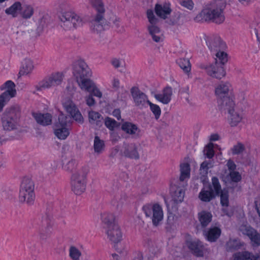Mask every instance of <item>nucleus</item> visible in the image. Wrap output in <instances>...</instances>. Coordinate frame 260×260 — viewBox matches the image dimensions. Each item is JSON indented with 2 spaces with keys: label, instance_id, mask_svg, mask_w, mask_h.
Instances as JSON below:
<instances>
[{
  "label": "nucleus",
  "instance_id": "nucleus-11",
  "mask_svg": "<svg viewBox=\"0 0 260 260\" xmlns=\"http://www.w3.org/2000/svg\"><path fill=\"white\" fill-rule=\"evenodd\" d=\"M214 145L213 143H209L205 146L203 150V154L208 160H204L201 164L200 168V173L203 176H206L208 174L209 169L212 168L214 164V160L212 159L214 156Z\"/></svg>",
  "mask_w": 260,
  "mask_h": 260
},
{
  "label": "nucleus",
  "instance_id": "nucleus-28",
  "mask_svg": "<svg viewBox=\"0 0 260 260\" xmlns=\"http://www.w3.org/2000/svg\"><path fill=\"white\" fill-rule=\"evenodd\" d=\"M203 234L208 241L214 242L219 237L221 234V230L217 227L213 226L211 227L208 230H204Z\"/></svg>",
  "mask_w": 260,
  "mask_h": 260
},
{
  "label": "nucleus",
  "instance_id": "nucleus-6",
  "mask_svg": "<svg viewBox=\"0 0 260 260\" xmlns=\"http://www.w3.org/2000/svg\"><path fill=\"white\" fill-rule=\"evenodd\" d=\"M146 15L148 20L147 28L149 35L154 42L156 43L162 42L164 41V35L158 25L159 19L155 16L152 9L147 10Z\"/></svg>",
  "mask_w": 260,
  "mask_h": 260
},
{
  "label": "nucleus",
  "instance_id": "nucleus-55",
  "mask_svg": "<svg viewBox=\"0 0 260 260\" xmlns=\"http://www.w3.org/2000/svg\"><path fill=\"white\" fill-rule=\"evenodd\" d=\"M228 176H230V179L233 182H238L241 179L240 173L235 171L229 172Z\"/></svg>",
  "mask_w": 260,
  "mask_h": 260
},
{
  "label": "nucleus",
  "instance_id": "nucleus-59",
  "mask_svg": "<svg viewBox=\"0 0 260 260\" xmlns=\"http://www.w3.org/2000/svg\"><path fill=\"white\" fill-rule=\"evenodd\" d=\"M39 25L38 27V30L39 31H42L46 25V19L44 17L41 18L39 21Z\"/></svg>",
  "mask_w": 260,
  "mask_h": 260
},
{
  "label": "nucleus",
  "instance_id": "nucleus-48",
  "mask_svg": "<svg viewBox=\"0 0 260 260\" xmlns=\"http://www.w3.org/2000/svg\"><path fill=\"white\" fill-rule=\"evenodd\" d=\"M70 117L63 114H60L58 116V121L55 123V127H64L67 126L68 122L69 121Z\"/></svg>",
  "mask_w": 260,
  "mask_h": 260
},
{
  "label": "nucleus",
  "instance_id": "nucleus-47",
  "mask_svg": "<svg viewBox=\"0 0 260 260\" xmlns=\"http://www.w3.org/2000/svg\"><path fill=\"white\" fill-rule=\"evenodd\" d=\"M240 231L244 234L247 235L251 240L255 233V230L247 225H241L239 228Z\"/></svg>",
  "mask_w": 260,
  "mask_h": 260
},
{
  "label": "nucleus",
  "instance_id": "nucleus-34",
  "mask_svg": "<svg viewBox=\"0 0 260 260\" xmlns=\"http://www.w3.org/2000/svg\"><path fill=\"white\" fill-rule=\"evenodd\" d=\"M101 219L106 229H108L109 226H112L116 224L115 222V217L111 213H103L101 215Z\"/></svg>",
  "mask_w": 260,
  "mask_h": 260
},
{
  "label": "nucleus",
  "instance_id": "nucleus-16",
  "mask_svg": "<svg viewBox=\"0 0 260 260\" xmlns=\"http://www.w3.org/2000/svg\"><path fill=\"white\" fill-rule=\"evenodd\" d=\"M203 38L206 41L209 50L213 54L222 50H225L226 48L225 43L219 36L207 37L205 36Z\"/></svg>",
  "mask_w": 260,
  "mask_h": 260
},
{
  "label": "nucleus",
  "instance_id": "nucleus-18",
  "mask_svg": "<svg viewBox=\"0 0 260 260\" xmlns=\"http://www.w3.org/2000/svg\"><path fill=\"white\" fill-rule=\"evenodd\" d=\"M232 90L231 84L229 82H220L215 88V94L219 100V106L221 103L226 99H232L229 96V93Z\"/></svg>",
  "mask_w": 260,
  "mask_h": 260
},
{
  "label": "nucleus",
  "instance_id": "nucleus-64",
  "mask_svg": "<svg viewBox=\"0 0 260 260\" xmlns=\"http://www.w3.org/2000/svg\"><path fill=\"white\" fill-rule=\"evenodd\" d=\"M86 102L87 105H88L89 106H93L94 104V99L93 98L92 95L90 94L86 97Z\"/></svg>",
  "mask_w": 260,
  "mask_h": 260
},
{
  "label": "nucleus",
  "instance_id": "nucleus-45",
  "mask_svg": "<svg viewBox=\"0 0 260 260\" xmlns=\"http://www.w3.org/2000/svg\"><path fill=\"white\" fill-rule=\"evenodd\" d=\"M34 14V9L32 7L29 5H24L22 7V9L20 12L22 17L25 19H28Z\"/></svg>",
  "mask_w": 260,
  "mask_h": 260
},
{
  "label": "nucleus",
  "instance_id": "nucleus-5",
  "mask_svg": "<svg viewBox=\"0 0 260 260\" xmlns=\"http://www.w3.org/2000/svg\"><path fill=\"white\" fill-rule=\"evenodd\" d=\"M35 183L29 177H24L21 181L19 199L21 203L31 205L35 200Z\"/></svg>",
  "mask_w": 260,
  "mask_h": 260
},
{
  "label": "nucleus",
  "instance_id": "nucleus-35",
  "mask_svg": "<svg viewBox=\"0 0 260 260\" xmlns=\"http://www.w3.org/2000/svg\"><path fill=\"white\" fill-rule=\"evenodd\" d=\"M22 9L21 4L17 2L14 3L10 7L5 10V13L9 15H11L13 17H16L20 14Z\"/></svg>",
  "mask_w": 260,
  "mask_h": 260
},
{
  "label": "nucleus",
  "instance_id": "nucleus-10",
  "mask_svg": "<svg viewBox=\"0 0 260 260\" xmlns=\"http://www.w3.org/2000/svg\"><path fill=\"white\" fill-rule=\"evenodd\" d=\"M64 75L61 72H55L45 77L36 86L37 90H42L58 86L61 84Z\"/></svg>",
  "mask_w": 260,
  "mask_h": 260
},
{
  "label": "nucleus",
  "instance_id": "nucleus-43",
  "mask_svg": "<svg viewBox=\"0 0 260 260\" xmlns=\"http://www.w3.org/2000/svg\"><path fill=\"white\" fill-rule=\"evenodd\" d=\"M215 194L210 190H205L202 189L200 192L199 197L202 201L208 202L210 201L215 197Z\"/></svg>",
  "mask_w": 260,
  "mask_h": 260
},
{
  "label": "nucleus",
  "instance_id": "nucleus-49",
  "mask_svg": "<svg viewBox=\"0 0 260 260\" xmlns=\"http://www.w3.org/2000/svg\"><path fill=\"white\" fill-rule=\"evenodd\" d=\"M181 17V15L179 12H174L171 16L170 20L167 22L171 25H181L182 22H180V19Z\"/></svg>",
  "mask_w": 260,
  "mask_h": 260
},
{
  "label": "nucleus",
  "instance_id": "nucleus-12",
  "mask_svg": "<svg viewBox=\"0 0 260 260\" xmlns=\"http://www.w3.org/2000/svg\"><path fill=\"white\" fill-rule=\"evenodd\" d=\"M73 75L77 81L85 77H90L91 75V72L83 60L79 59L73 63Z\"/></svg>",
  "mask_w": 260,
  "mask_h": 260
},
{
  "label": "nucleus",
  "instance_id": "nucleus-2",
  "mask_svg": "<svg viewBox=\"0 0 260 260\" xmlns=\"http://www.w3.org/2000/svg\"><path fill=\"white\" fill-rule=\"evenodd\" d=\"M20 116V108L18 105H12L7 108L1 118L3 130L10 132L17 129Z\"/></svg>",
  "mask_w": 260,
  "mask_h": 260
},
{
  "label": "nucleus",
  "instance_id": "nucleus-27",
  "mask_svg": "<svg viewBox=\"0 0 260 260\" xmlns=\"http://www.w3.org/2000/svg\"><path fill=\"white\" fill-rule=\"evenodd\" d=\"M123 153L127 157L133 158H139L137 146L135 143L125 144L124 145Z\"/></svg>",
  "mask_w": 260,
  "mask_h": 260
},
{
  "label": "nucleus",
  "instance_id": "nucleus-19",
  "mask_svg": "<svg viewBox=\"0 0 260 260\" xmlns=\"http://www.w3.org/2000/svg\"><path fill=\"white\" fill-rule=\"evenodd\" d=\"M121 129L133 139H139L142 135V132L135 124L130 122H123L121 125Z\"/></svg>",
  "mask_w": 260,
  "mask_h": 260
},
{
  "label": "nucleus",
  "instance_id": "nucleus-13",
  "mask_svg": "<svg viewBox=\"0 0 260 260\" xmlns=\"http://www.w3.org/2000/svg\"><path fill=\"white\" fill-rule=\"evenodd\" d=\"M201 69L205 70L207 74L212 78L220 79L226 75L224 68L222 65H219L216 62L212 63H201L200 64Z\"/></svg>",
  "mask_w": 260,
  "mask_h": 260
},
{
  "label": "nucleus",
  "instance_id": "nucleus-56",
  "mask_svg": "<svg viewBox=\"0 0 260 260\" xmlns=\"http://www.w3.org/2000/svg\"><path fill=\"white\" fill-rule=\"evenodd\" d=\"M92 95L98 97L99 98H102V93L99 90V89L96 87L95 84L93 86V88L91 89V91L89 92Z\"/></svg>",
  "mask_w": 260,
  "mask_h": 260
},
{
  "label": "nucleus",
  "instance_id": "nucleus-4",
  "mask_svg": "<svg viewBox=\"0 0 260 260\" xmlns=\"http://www.w3.org/2000/svg\"><path fill=\"white\" fill-rule=\"evenodd\" d=\"M89 4L95 8L97 14L91 21V27L94 31L99 32L103 30L108 24L104 17L105 9L102 0H88Z\"/></svg>",
  "mask_w": 260,
  "mask_h": 260
},
{
  "label": "nucleus",
  "instance_id": "nucleus-20",
  "mask_svg": "<svg viewBox=\"0 0 260 260\" xmlns=\"http://www.w3.org/2000/svg\"><path fill=\"white\" fill-rule=\"evenodd\" d=\"M63 106L67 112L77 122L82 123L83 117L75 104L72 101H69L63 103Z\"/></svg>",
  "mask_w": 260,
  "mask_h": 260
},
{
  "label": "nucleus",
  "instance_id": "nucleus-54",
  "mask_svg": "<svg viewBox=\"0 0 260 260\" xmlns=\"http://www.w3.org/2000/svg\"><path fill=\"white\" fill-rule=\"evenodd\" d=\"M245 150L244 145L241 143H238L234 145L232 149V153L234 154H238L241 153Z\"/></svg>",
  "mask_w": 260,
  "mask_h": 260
},
{
  "label": "nucleus",
  "instance_id": "nucleus-29",
  "mask_svg": "<svg viewBox=\"0 0 260 260\" xmlns=\"http://www.w3.org/2000/svg\"><path fill=\"white\" fill-rule=\"evenodd\" d=\"M32 115L37 123L43 126L50 125L52 122V116L49 113H33Z\"/></svg>",
  "mask_w": 260,
  "mask_h": 260
},
{
  "label": "nucleus",
  "instance_id": "nucleus-23",
  "mask_svg": "<svg viewBox=\"0 0 260 260\" xmlns=\"http://www.w3.org/2000/svg\"><path fill=\"white\" fill-rule=\"evenodd\" d=\"M187 246L191 252L196 256H203L204 247L201 241L199 240H194L188 242Z\"/></svg>",
  "mask_w": 260,
  "mask_h": 260
},
{
  "label": "nucleus",
  "instance_id": "nucleus-42",
  "mask_svg": "<svg viewBox=\"0 0 260 260\" xmlns=\"http://www.w3.org/2000/svg\"><path fill=\"white\" fill-rule=\"evenodd\" d=\"M54 133L58 138L61 140L65 139L69 135V130L66 127H59L55 126Z\"/></svg>",
  "mask_w": 260,
  "mask_h": 260
},
{
  "label": "nucleus",
  "instance_id": "nucleus-30",
  "mask_svg": "<svg viewBox=\"0 0 260 260\" xmlns=\"http://www.w3.org/2000/svg\"><path fill=\"white\" fill-rule=\"evenodd\" d=\"M89 78L85 77L76 81L81 89L88 92L91 91L95 85V83Z\"/></svg>",
  "mask_w": 260,
  "mask_h": 260
},
{
  "label": "nucleus",
  "instance_id": "nucleus-51",
  "mask_svg": "<svg viewBox=\"0 0 260 260\" xmlns=\"http://www.w3.org/2000/svg\"><path fill=\"white\" fill-rule=\"evenodd\" d=\"M148 105L150 106V110L154 115L155 119H158L161 113V110L159 107L157 105L152 104L150 102L148 103Z\"/></svg>",
  "mask_w": 260,
  "mask_h": 260
},
{
  "label": "nucleus",
  "instance_id": "nucleus-24",
  "mask_svg": "<svg viewBox=\"0 0 260 260\" xmlns=\"http://www.w3.org/2000/svg\"><path fill=\"white\" fill-rule=\"evenodd\" d=\"M172 94V88L171 87L167 86L163 89L162 93L155 94L154 97L164 104H168L171 101Z\"/></svg>",
  "mask_w": 260,
  "mask_h": 260
},
{
  "label": "nucleus",
  "instance_id": "nucleus-41",
  "mask_svg": "<svg viewBox=\"0 0 260 260\" xmlns=\"http://www.w3.org/2000/svg\"><path fill=\"white\" fill-rule=\"evenodd\" d=\"M181 176L180 179L184 181L186 178H189L190 175V166L187 162H183L180 164Z\"/></svg>",
  "mask_w": 260,
  "mask_h": 260
},
{
  "label": "nucleus",
  "instance_id": "nucleus-57",
  "mask_svg": "<svg viewBox=\"0 0 260 260\" xmlns=\"http://www.w3.org/2000/svg\"><path fill=\"white\" fill-rule=\"evenodd\" d=\"M251 241L254 243V244L256 245H260V233H258L256 231H255V233Z\"/></svg>",
  "mask_w": 260,
  "mask_h": 260
},
{
  "label": "nucleus",
  "instance_id": "nucleus-36",
  "mask_svg": "<svg viewBox=\"0 0 260 260\" xmlns=\"http://www.w3.org/2000/svg\"><path fill=\"white\" fill-rule=\"evenodd\" d=\"M172 197L173 201L176 203L181 202L184 197V191L180 187H174L172 188Z\"/></svg>",
  "mask_w": 260,
  "mask_h": 260
},
{
  "label": "nucleus",
  "instance_id": "nucleus-62",
  "mask_svg": "<svg viewBox=\"0 0 260 260\" xmlns=\"http://www.w3.org/2000/svg\"><path fill=\"white\" fill-rule=\"evenodd\" d=\"M120 82L118 79L114 78L112 81V87L115 90H117L119 88Z\"/></svg>",
  "mask_w": 260,
  "mask_h": 260
},
{
  "label": "nucleus",
  "instance_id": "nucleus-15",
  "mask_svg": "<svg viewBox=\"0 0 260 260\" xmlns=\"http://www.w3.org/2000/svg\"><path fill=\"white\" fill-rule=\"evenodd\" d=\"M212 184L210 186V190L215 196H220V203L223 206H228L229 205V194L226 189H221V185L218 179L216 177L212 178Z\"/></svg>",
  "mask_w": 260,
  "mask_h": 260
},
{
  "label": "nucleus",
  "instance_id": "nucleus-53",
  "mask_svg": "<svg viewBox=\"0 0 260 260\" xmlns=\"http://www.w3.org/2000/svg\"><path fill=\"white\" fill-rule=\"evenodd\" d=\"M106 21H107V23H108V24H107L104 29L103 30H104L106 27H107L108 26H109L110 24H111V23H113V24L114 25V26H115L116 28H118L119 26H120V20L118 18H117L116 16H112V17H110L109 19V20H107L106 19Z\"/></svg>",
  "mask_w": 260,
  "mask_h": 260
},
{
  "label": "nucleus",
  "instance_id": "nucleus-52",
  "mask_svg": "<svg viewBox=\"0 0 260 260\" xmlns=\"http://www.w3.org/2000/svg\"><path fill=\"white\" fill-rule=\"evenodd\" d=\"M105 124L108 128L111 131L118 126L117 122L115 120L109 117H107L105 119Z\"/></svg>",
  "mask_w": 260,
  "mask_h": 260
},
{
  "label": "nucleus",
  "instance_id": "nucleus-38",
  "mask_svg": "<svg viewBox=\"0 0 260 260\" xmlns=\"http://www.w3.org/2000/svg\"><path fill=\"white\" fill-rule=\"evenodd\" d=\"M77 166V161L72 158L64 159L62 160V168L65 171L72 172Z\"/></svg>",
  "mask_w": 260,
  "mask_h": 260
},
{
  "label": "nucleus",
  "instance_id": "nucleus-17",
  "mask_svg": "<svg viewBox=\"0 0 260 260\" xmlns=\"http://www.w3.org/2000/svg\"><path fill=\"white\" fill-rule=\"evenodd\" d=\"M131 93L136 107L141 109L147 107L150 101L146 94L137 87H133L131 88Z\"/></svg>",
  "mask_w": 260,
  "mask_h": 260
},
{
  "label": "nucleus",
  "instance_id": "nucleus-37",
  "mask_svg": "<svg viewBox=\"0 0 260 260\" xmlns=\"http://www.w3.org/2000/svg\"><path fill=\"white\" fill-rule=\"evenodd\" d=\"M89 121L92 124H96L100 127L102 124L103 117L101 115L95 111H90L88 113Z\"/></svg>",
  "mask_w": 260,
  "mask_h": 260
},
{
  "label": "nucleus",
  "instance_id": "nucleus-50",
  "mask_svg": "<svg viewBox=\"0 0 260 260\" xmlns=\"http://www.w3.org/2000/svg\"><path fill=\"white\" fill-rule=\"evenodd\" d=\"M69 254L72 260H80L81 253L75 246H71L70 248Z\"/></svg>",
  "mask_w": 260,
  "mask_h": 260
},
{
  "label": "nucleus",
  "instance_id": "nucleus-22",
  "mask_svg": "<svg viewBox=\"0 0 260 260\" xmlns=\"http://www.w3.org/2000/svg\"><path fill=\"white\" fill-rule=\"evenodd\" d=\"M233 260H260V255L248 251H243L234 253Z\"/></svg>",
  "mask_w": 260,
  "mask_h": 260
},
{
  "label": "nucleus",
  "instance_id": "nucleus-3",
  "mask_svg": "<svg viewBox=\"0 0 260 260\" xmlns=\"http://www.w3.org/2000/svg\"><path fill=\"white\" fill-rule=\"evenodd\" d=\"M220 109L223 112L228 113V122L232 127L237 126L243 119V113L236 106L233 99L226 98L221 103Z\"/></svg>",
  "mask_w": 260,
  "mask_h": 260
},
{
  "label": "nucleus",
  "instance_id": "nucleus-39",
  "mask_svg": "<svg viewBox=\"0 0 260 260\" xmlns=\"http://www.w3.org/2000/svg\"><path fill=\"white\" fill-rule=\"evenodd\" d=\"M213 54L216 56L214 62L217 61L218 64L222 65V67H224L225 64L228 60V54L224 52V50L217 52L213 53Z\"/></svg>",
  "mask_w": 260,
  "mask_h": 260
},
{
  "label": "nucleus",
  "instance_id": "nucleus-46",
  "mask_svg": "<svg viewBox=\"0 0 260 260\" xmlns=\"http://www.w3.org/2000/svg\"><path fill=\"white\" fill-rule=\"evenodd\" d=\"M240 231L244 234L247 235L251 240L255 233V230L247 225H241L239 228Z\"/></svg>",
  "mask_w": 260,
  "mask_h": 260
},
{
  "label": "nucleus",
  "instance_id": "nucleus-1",
  "mask_svg": "<svg viewBox=\"0 0 260 260\" xmlns=\"http://www.w3.org/2000/svg\"><path fill=\"white\" fill-rule=\"evenodd\" d=\"M225 0H214L205 6L194 18L197 22L212 21L220 24L224 21L223 10L226 6Z\"/></svg>",
  "mask_w": 260,
  "mask_h": 260
},
{
  "label": "nucleus",
  "instance_id": "nucleus-63",
  "mask_svg": "<svg viewBox=\"0 0 260 260\" xmlns=\"http://www.w3.org/2000/svg\"><path fill=\"white\" fill-rule=\"evenodd\" d=\"M111 63L116 69L119 68L121 66V61L119 59L116 58H113L111 61Z\"/></svg>",
  "mask_w": 260,
  "mask_h": 260
},
{
  "label": "nucleus",
  "instance_id": "nucleus-21",
  "mask_svg": "<svg viewBox=\"0 0 260 260\" xmlns=\"http://www.w3.org/2000/svg\"><path fill=\"white\" fill-rule=\"evenodd\" d=\"M106 233L108 238L113 243H117L121 241L122 234L117 224L109 226L106 229Z\"/></svg>",
  "mask_w": 260,
  "mask_h": 260
},
{
  "label": "nucleus",
  "instance_id": "nucleus-61",
  "mask_svg": "<svg viewBox=\"0 0 260 260\" xmlns=\"http://www.w3.org/2000/svg\"><path fill=\"white\" fill-rule=\"evenodd\" d=\"M226 166L228 168L230 172L232 171H234L236 168L235 164L234 162L233 161L230 159L228 161Z\"/></svg>",
  "mask_w": 260,
  "mask_h": 260
},
{
  "label": "nucleus",
  "instance_id": "nucleus-14",
  "mask_svg": "<svg viewBox=\"0 0 260 260\" xmlns=\"http://www.w3.org/2000/svg\"><path fill=\"white\" fill-rule=\"evenodd\" d=\"M143 210L147 217H150L154 225H157L163 218V212L158 204L144 206Z\"/></svg>",
  "mask_w": 260,
  "mask_h": 260
},
{
  "label": "nucleus",
  "instance_id": "nucleus-25",
  "mask_svg": "<svg viewBox=\"0 0 260 260\" xmlns=\"http://www.w3.org/2000/svg\"><path fill=\"white\" fill-rule=\"evenodd\" d=\"M154 10L156 14L160 18L166 19L170 15L172 10L168 5H160L156 4L155 6Z\"/></svg>",
  "mask_w": 260,
  "mask_h": 260
},
{
  "label": "nucleus",
  "instance_id": "nucleus-33",
  "mask_svg": "<svg viewBox=\"0 0 260 260\" xmlns=\"http://www.w3.org/2000/svg\"><path fill=\"white\" fill-rule=\"evenodd\" d=\"M66 91L67 93L71 96L75 101H79L82 99V95L81 92L77 90V88L73 84H69L67 87Z\"/></svg>",
  "mask_w": 260,
  "mask_h": 260
},
{
  "label": "nucleus",
  "instance_id": "nucleus-7",
  "mask_svg": "<svg viewBox=\"0 0 260 260\" xmlns=\"http://www.w3.org/2000/svg\"><path fill=\"white\" fill-rule=\"evenodd\" d=\"M87 170L85 168L78 169L73 173L71 177L72 189L77 195H80L86 189Z\"/></svg>",
  "mask_w": 260,
  "mask_h": 260
},
{
  "label": "nucleus",
  "instance_id": "nucleus-8",
  "mask_svg": "<svg viewBox=\"0 0 260 260\" xmlns=\"http://www.w3.org/2000/svg\"><path fill=\"white\" fill-rule=\"evenodd\" d=\"M61 26L66 30H71L81 26L82 24L81 18L72 11L63 12L60 17Z\"/></svg>",
  "mask_w": 260,
  "mask_h": 260
},
{
  "label": "nucleus",
  "instance_id": "nucleus-58",
  "mask_svg": "<svg viewBox=\"0 0 260 260\" xmlns=\"http://www.w3.org/2000/svg\"><path fill=\"white\" fill-rule=\"evenodd\" d=\"M182 5L189 10L192 9L193 7V3L191 0H185L182 2Z\"/></svg>",
  "mask_w": 260,
  "mask_h": 260
},
{
  "label": "nucleus",
  "instance_id": "nucleus-44",
  "mask_svg": "<svg viewBox=\"0 0 260 260\" xmlns=\"http://www.w3.org/2000/svg\"><path fill=\"white\" fill-rule=\"evenodd\" d=\"M177 63L185 73L190 71L191 64L188 59L180 58L177 60Z\"/></svg>",
  "mask_w": 260,
  "mask_h": 260
},
{
  "label": "nucleus",
  "instance_id": "nucleus-40",
  "mask_svg": "<svg viewBox=\"0 0 260 260\" xmlns=\"http://www.w3.org/2000/svg\"><path fill=\"white\" fill-rule=\"evenodd\" d=\"M105 148V144L104 141L96 136L94 139L93 148L94 152L97 154L102 153Z\"/></svg>",
  "mask_w": 260,
  "mask_h": 260
},
{
  "label": "nucleus",
  "instance_id": "nucleus-32",
  "mask_svg": "<svg viewBox=\"0 0 260 260\" xmlns=\"http://www.w3.org/2000/svg\"><path fill=\"white\" fill-rule=\"evenodd\" d=\"M212 214L207 211H203L198 213V218L202 228H206L212 220Z\"/></svg>",
  "mask_w": 260,
  "mask_h": 260
},
{
  "label": "nucleus",
  "instance_id": "nucleus-9",
  "mask_svg": "<svg viewBox=\"0 0 260 260\" xmlns=\"http://www.w3.org/2000/svg\"><path fill=\"white\" fill-rule=\"evenodd\" d=\"M16 85L11 80H8L0 86L1 91L5 90L0 94V113L4 107L8 103L10 99L16 96Z\"/></svg>",
  "mask_w": 260,
  "mask_h": 260
},
{
  "label": "nucleus",
  "instance_id": "nucleus-60",
  "mask_svg": "<svg viewBox=\"0 0 260 260\" xmlns=\"http://www.w3.org/2000/svg\"><path fill=\"white\" fill-rule=\"evenodd\" d=\"M50 227L48 226L47 229H46V231H42L40 232V238L41 239L44 240L47 238V237L48 235L50 234L51 233V231L50 230Z\"/></svg>",
  "mask_w": 260,
  "mask_h": 260
},
{
  "label": "nucleus",
  "instance_id": "nucleus-26",
  "mask_svg": "<svg viewBox=\"0 0 260 260\" xmlns=\"http://www.w3.org/2000/svg\"><path fill=\"white\" fill-rule=\"evenodd\" d=\"M245 243L238 238H231L226 243L227 251H233L244 248Z\"/></svg>",
  "mask_w": 260,
  "mask_h": 260
},
{
  "label": "nucleus",
  "instance_id": "nucleus-31",
  "mask_svg": "<svg viewBox=\"0 0 260 260\" xmlns=\"http://www.w3.org/2000/svg\"><path fill=\"white\" fill-rule=\"evenodd\" d=\"M34 68L32 61L29 58L25 59L22 63V66L19 74L21 76L30 74Z\"/></svg>",
  "mask_w": 260,
  "mask_h": 260
}]
</instances>
